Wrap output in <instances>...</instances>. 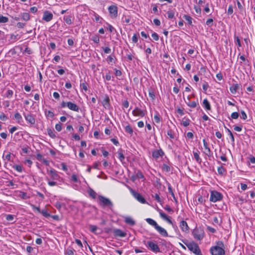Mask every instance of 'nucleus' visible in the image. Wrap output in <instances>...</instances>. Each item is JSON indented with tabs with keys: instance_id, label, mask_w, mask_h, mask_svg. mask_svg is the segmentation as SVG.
I'll list each match as a JSON object with an SVG mask.
<instances>
[{
	"instance_id": "9b49d317",
	"label": "nucleus",
	"mask_w": 255,
	"mask_h": 255,
	"mask_svg": "<svg viewBox=\"0 0 255 255\" xmlns=\"http://www.w3.org/2000/svg\"><path fill=\"white\" fill-rule=\"evenodd\" d=\"M53 17V15L52 13L48 11H45L43 13L42 19L45 21L48 22L52 19Z\"/></svg>"
},
{
	"instance_id": "7ed1b4c3",
	"label": "nucleus",
	"mask_w": 255,
	"mask_h": 255,
	"mask_svg": "<svg viewBox=\"0 0 255 255\" xmlns=\"http://www.w3.org/2000/svg\"><path fill=\"white\" fill-rule=\"evenodd\" d=\"M98 198L101 202V205L103 207H108L111 209L113 208V204L109 198H107L102 195H99Z\"/></svg>"
},
{
	"instance_id": "bb28decb",
	"label": "nucleus",
	"mask_w": 255,
	"mask_h": 255,
	"mask_svg": "<svg viewBox=\"0 0 255 255\" xmlns=\"http://www.w3.org/2000/svg\"><path fill=\"white\" fill-rule=\"evenodd\" d=\"M14 117L15 119L17 121V122L18 123L20 124L21 121H22V117L19 113H18V112L14 114Z\"/></svg>"
},
{
	"instance_id": "4d7b16f0",
	"label": "nucleus",
	"mask_w": 255,
	"mask_h": 255,
	"mask_svg": "<svg viewBox=\"0 0 255 255\" xmlns=\"http://www.w3.org/2000/svg\"><path fill=\"white\" fill-rule=\"evenodd\" d=\"M247 165L249 166L253 167L255 164V160H250L248 161L247 163Z\"/></svg>"
},
{
	"instance_id": "f03ea898",
	"label": "nucleus",
	"mask_w": 255,
	"mask_h": 255,
	"mask_svg": "<svg viewBox=\"0 0 255 255\" xmlns=\"http://www.w3.org/2000/svg\"><path fill=\"white\" fill-rule=\"evenodd\" d=\"M183 243L188 249L196 255H202L198 245L195 243L193 242H189L187 241H183Z\"/></svg>"
},
{
	"instance_id": "6ab92c4d",
	"label": "nucleus",
	"mask_w": 255,
	"mask_h": 255,
	"mask_svg": "<svg viewBox=\"0 0 255 255\" xmlns=\"http://www.w3.org/2000/svg\"><path fill=\"white\" fill-rule=\"evenodd\" d=\"M114 234L115 236L120 237H125L126 235V234L123 232L122 230L120 229H116L114 231Z\"/></svg>"
},
{
	"instance_id": "e2e57ef3",
	"label": "nucleus",
	"mask_w": 255,
	"mask_h": 255,
	"mask_svg": "<svg viewBox=\"0 0 255 255\" xmlns=\"http://www.w3.org/2000/svg\"><path fill=\"white\" fill-rule=\"evenodd\" d=\"M48 184L50 186H54L57 185V183L55 181L48 180Z\"/></svg>"
},
{
	"instance_id": "c03bdc74",
	"label": "nucleus",
	"mask_w": 255,
	"mask_h": 255,
	"mask_svg": "<svg viewBox=\"0 0 255 255\" xmlns=\"http://www.w3.org/2000/svg\"><path fill=\"white\" fill-rule=\"evenodd\" d=\"M239 114L238 112H234L231 115V117L233 119H237L239 118Z\"/></svg>"
},
{
	"instance_id": "f3484780",
	"label": "nucleus",
	"mask_w": 255,
	"mask_h": 255,
	"mask_svg": "<svg viewBox=\"0 0 255 255\" xmlns=\"http://www.w3.org/2000/svg\"><path fill=\"white\" fill-rule=\"evenodd\" d=\"M159 215L160 217L163 220H165L168 224H172V222L170 220V217H168L166 214L163 213L162 211L159 212Z\"/></svg>"
},
{
	"instance_id": "bf43d9fd",
	"label": "nucleus",
	"mask_w": 255,
	"mask_h": 255,
	"mask_svg": "<svg viewBox=\"0 0 255 255\" xmlns=\"http://www.w3.org/2000/svg\"><path fill=\"white\" fill-rule=\"evenodd\" d=\"M213 20L212 18H209L206 21V24L208 25H212L213 24Z\"/></svg>"
},
{
	"instance_id": "6e6d98bb",
	"label": "nucleus",
	"mask_w": 255,
	"mask_h": 255,
	"mask_svg": "<svg viewBox=\"0 0 255 255\" xmlns=\"http://www.w3.org/2000/svg\"><path fill=\"white\" fill-rule=\"evenodd\" d=\"M25 25V23L22 22H18L16 24V26L19 28H23Z\"/></svg>"
},
{
	"instance_id": "a211bd4d",
	"label": "nucleus",
	"mask_w": 255,
	"mask_h": 255,
	"mask_svg": "<svg viewBox=\"0 0 255 255\" xmlns=\"http://www.w3.org/2000/svg\"><path fill=\"white\" fill-rule=\"evenodd\" d=\"M89 229L91 232L96 235L100 234L102 232L101 230L98 229L97 226L93 225L89 226Z\"/></svg>"
},
{
	"instance_id": "6e6552de",
	"label": "nucleus",
	"mask_w": 255,
	"mask_h": 255,
	"mask_svg": "<svg viewBox=\"0 0 255 255\" xmlns=\"http://www.w3.org/2000/svg\"><path fill=\"white\" fill-rule=\"evenodd\" d=\"M130 192L133 196L140 203L145 204L146 202L145 199L139 193L134 191L132 189L130 190Z\"/></svg>"
},
{
	"instance_id": "680f3d73",
	"label": "nucleus",
	"mask_w": 255,
	"mask_h": 255,
	"mask_svg": "<svg viewBox=\"0 0 255 255\" xmlns=\"http://www.w3.org/2000/svg\"><path fill=\"white\" fill-rule=\"evenodd\" d=\"M208 84L207 82H205V83H204L202 85V88H203V90L205 92L207 91V90L208 89Z\"/></svg>"
},
{
	"instance_id": "4be33fe9",
	"label": "nucleus",
	"mask_w": 255,
	"mask_h": 255,
	"mask_svg": "<svg viewBox=\"0 0 255 255\" xmlns=\"http://www.w3.org/2000/svg\"><path fill=\"white\" fill-rule=\"evenodd\" d=\"M240 85L238 84H236L230 88V91L232 94H235L237 91L239 89Z\"/></svg>"
},
{
	"instance_id": "aec40b11",
	"label": "nucleus",
	"mask_w": 255,
	"mask_h": 255,
	"mask_svg": "<svg viewBox=\"0 0 255 255\" xmlns=\"http://www.w3.org/2000/svg\"><path fill=\"white\" fill-rule=\"evenodd\" d=\"M125 222L130 226H133L135 224V221L130 217L128 216L125 217Z\"/></svg>"
},
{
	"instance_id": "13d9d810",
	"label": "nucleus",
	"mask_w": 255,
	"mask_h": 255,
	"mask_svg": "<svg viewBox=\"0 0 255 255\" xmlns=\"http://www.w3.org/2000/svg\"><path fill=\"white\" fill-rule=\"evenodd\" d=\"M14 219V216L12 215H7L6 216V219L7 221H12Z\"/></svg>"
},
{
	"instance_id": "f257e3e1",
	"label": "nucleus",
	"mask_w": 255,
	"mask_h": 255,
	"mask_svg": "<svg viewBox=\"0 0 255 255\" xmlns=\"http://www.w3.org/2000/svg\"><path fill=\"white\" fill-rule=\"evenodd\" d=\"M223 247V243L222 242H219L217 243V246L212 247L210 249V252L212 255H225Z\"/></svg>"
},
{
	"instance_id": "5fc2aeb1",
	"label": "nucleus",
	"mask_w": 255,
	"mask_h": 255,
	"mask_svg": "<svg viewBox=\"0 0 255 255\" xmlns=\"http://www.w3.org/2000/svg\"><path fill=\"white\" fill-rule=\"evenodd\" d=\"M227 13L229 15L232 14L233 13V8L232 5H230L229 6Z\"/></svg>"
},
{
	"instance_id": "4c0bfd02",
	"label": "nucleus",
	"mask_w": 255,
	"mask_h": 255,
	"mask_svg": "<svg viewBox=\"0 0 255 255\" xmlns=\"http://www.w3.org/2000/svg\"><path fill=\"white\" fill-rule=\"evenodd\" d=\"M190 123V120L189 119H186L185 121H183L182 122V125L184 127H187L189 125Z\"/></svg>"
},
{
	"instance_id": "58836bf2",
	"label": "nucleus",
	"mask_w": 255,
	"mask_h": 255,
	"mask_svg": "<svg viewBox=\"0 0 255 255\" xmlns=\"http://www.w3.org/2000/svg\"><path fill=\"white\" fill-rule=\"evenodd\" d=\"M167 17L168 18L171 19L174 17V12L173 10H169L167 12Z\"/></svg>"
},
{
	"instance_id": "3c124183",
	"label": "nucleus",
	"mask_w": 255,
	"mask_h": 255,
	"mask_svg": "<svg viewBox=\"0 0 255 255\" xmlns=\"http://www.w3.org/2000/svg\"><path fill=\"white\" fill-rule=\"evenodd\" d=\"M241 113L242 115L241 118L244 120H246L247 119V115L246 113L244 111H241Z\"/></svg>"
},
{
	"instance_id": "20e7f679",
	"label": "nucleus",
	"mask_w": 255,
	"mask_h": 255,
	"mask_svg": "<svg viewBox=\"0 0 255 255\" xmlns=\"http://www.w3.org/2000/svg\"><path fill=\"white\" fill-rule=\"evenodd\" d=\"M192 234L194 239L196 240H201L204 236V230L201 228H196L192 232Z\"/></svg>"
},
{
	"instance_id": "09e8293b",
	"label": "nucleus",
	"mask_w": 255,
	"mask_h": 255,
	"mask_svg": "<svg viewBox=\"0 0 255 255\" xmlns=\"http://www.w3.org/2000/svg\"><path fill=\"white\" fill-rule=\"evenodd\" d=\"M151 36L153 38V39L155 40V41H157L159 39V36H158V35L155 33V32H153L152 34H151Z\"/></svg>"
},
{
	"instance_id": "412c9836",
	"label": "nucleus",
	"mask_w": 255,
	"mask_h": 255,
	"mask_svg": "<svg viewBox=\"0 0 255 255\" xmlns=\"http://www.w3.org/2000/svg\"><path fill=\"white\" fill-rule=\"evenodd\" d=\"M145 221H146V222L149 224L150 225L154 227V228L155 229L156 228V227L158 225L157 223L155 221H154V220H153L152 219H151V218H146L145 219Z\"/></svg>"
},
{
	"instance_id": "4468645a",
	"label": "nucleus",
	"mask_w": 255,
	"mask_h": 255,
	"mask_svg": "<svg viewBox=\"0 0 255 255\" xmlns=\"http://www.w3.org/2000/svg\"><path fill=\"white\" fill-rule=\"evenodd\" d=\"M164 152L161 149L155 150L152 153V156L155 158H162Z\"/></svg>"
},
{
	"instance_id": "052dcab7",
	"label": "nucleus",
	"mask_w": 255,
	"mask_h": 255,
	"mask_svg": "<svg viewBox=\"0 0 255 255\" xmlns=\"http://www.w3.org/2000/svg\"><path fill=\"white\" fill-rule=\"evenodd\" d=\"M153 22L156 26H159L160 25V21L157 18H154L153 19Z\"/></svg>"
},
{
	"instance_id": "0e129e2a",
	"label": "nucleus",
	"mask_w": 255,
	"mask_h": 255,
	"mask_svg": "<svg viewBox=\"0 0 255 255\" xmlns=\"http://www.w3.org/2000/svg\"><path fill=\"white\" fill-rule=\"evenodd\" d=\"M103 50L105 53L107 54L110 53L111 51V49L108 47L103 48Z\"/></svg>"
},
{
	"instance_id": "423d86ee",
	"label": "nucleus",
	"mask_w": 255,
	"mask_h": 255,
	"mask_svg": "<svg viewBox=\"0 0 255 255\" xmlns=\"http://www.w3.org/2000/svg\"><path fill=\"white\" fill-rule=\"evenodd\" d=\"M146 246L154 253H157L160 252V248L158 245L152 241H147Z\"/></svg>"
},
{
	"instance_id": "69168bd1",
	"label": "nucleus",
	"mask_w": 255,
	"mask_h": 255,
	"mask_svg": "<svg viewBox=\"0 0 255 255\" xmlns=\"http://www.w3.org/2000/svg\"><path fill=\"white\" fill-rule=\"evenodd\" d=\"M136 176L138 178L142 179L144 178L143 175H142V173L140 172H138L136 174Z\"/></svg>"
},
{
	"instance_id": "cd10ccee",
	"label": "nucleus",
	"mask_w": 255,
	"mask_h": 255,
	"mask_svg": "<svg viewBox=\"0 0 255 255\" xmlns=\"http://www.w3.org/2000/svg\"><path fill=\"white\" fill-rule=\"evenodd\" d=\"M125 131L130 135L132 134L133 133V129L129 125H128L125 127Z\"/></svg>"
},
{
	"instance_id": "f704fd0d",
	"label": "nucleus",
	"mask_w": 255,
	"mask_h": 255,
	"mask_svg": "<svg viewBox=\"0 0 255 255\" xmlns=\"http://www.w3.org/2000/svg\"><path fill=\"white\" fill-rule=\"evenodd\" d=\"M152 197L158 203H161L162 200L159 197V195L157 194H155L154 195H152Z\"/></svg>"
},
{
	"instance_id": "393cba45",
	"label": "nucleus",
	"mask_w": 255,
	"mask_h": 255,
	"mask_svg": "<svg viewBox=\"0 0 255 255\" xmlns=\"http://www.w3.org/2000/svg\"><path fill=\"white\" fill-rule=\"evenodd\" d=\"M21 18L25 21H28L30 19L29 14L27 12H23L21 14Z\"/></svg>"
},
{
	"instance_id": "864d4df0",
	"label": "nucleus",
	"mask_w": 255,
	"mask_h": 255,
	"mask_svg": "<svg viewBox=\"0 0 255 255\" xmlns=\"http://www.w3.org/2000/svg\"><path fill=\"white\" fill-rule=\"evenodd\" d=\"M80 87L82 89H83L84 91H87L88 90L87 84L86 83H83L80 84Z\"/></svg>"
},
{
	"instance_id": "7c9ffc66",
	"label": "nucleus",
	"mask_w": 255,
	"mask_h": 255,
	"mask_svg": "<svg viewBox=\"0 0 255 255\" xmlns=\"http://www.w3.org/2000/svg\"><path fill=\"white\" fill-rule=\"evenodd\" d=\"M186 104L190 107L194 108L197 106V103L195 101L186 102Z\"/></svg>"
},
{
	"instance_id": "5701e85b",
	"label": "nucleus",
	"mask_w": 255,
	"mask_h": 255,
	"mask_svg": "<svg viewBox=\"0 0 255 255\" xmlns=\"http://www.w3.org/2000/svg\"><path fill=\"white\" fill-rule=\"evenodd\" d=\"M88 193L89 195L93 199H95L96 198L97 193L92 188H89L88 191Z\"/></svg>"
},
{
	"instance_id": "2eb2a0df",
	"label": "nucleus",
	"mask_w": 255,
	"mask_h": 255,
	"mask_svg": "<svg viewBox=\"0 0 255 255\" xmlns=\"http://www.w3.org/2000/svg\"><path fill=\"white\" fill-rule=\"evenodd\" d=\"M67 107L70 110L75 112H78L79 110V107L76 104L71 102H67Z\"/></svg>"
},
{
	"instance_id": "473e14b6",
	"label": "nucleus",
	"mask_w": 255,
	"mask_h": 255,
	"mask_svg": "<svg viewBox=\"0 0 255 255\" xmlns=\"http://www.w3.org/2000/svg\"><path fill=\"white\" fill-rule=\"evenodd\" d=\"M183 17L188 21L189 24L191 25L192 23V18L188 15H184Z\"/></svg>"
},
{
	"instance_id": "39448f33",
	"label": "nucleus",
	"mask_w": 255,
	"mask_h": 255,
	"mask_svg": "<svg viewBox=\"0 0 255 255\" xmlns=\"http://www.w3.org/2000/svg\"><path fill=\"white\" fill-rule=\"evenodd\" d=\"M223 198L222 195L219 192L216 191H212L210 197V200L213 202H216L222 200Z\"/></svg>"
},
{
	"instance_id": "72a5a7b5",
	"label": "nucleus",
	"mask_w": 255,
	"mask_h": 255,
	"mask_svg": "<svg viewBox=\"0 0 255 255\" xmlns=\"http://www.w3.org/2000/svg\"><path fill=\"white\" fill-rule=\"evenodd\" d=\"M18 196L19 197H21L22 199H26L29 198L27 194L24 192H20Z\"/></svg>"
},
{
	"instance_id": "49530a36",
	"label": "nucleus",
	"mask_w": 255,
	"mask_h": 255,
	"mask_svg": "<svg viewBox=\"0 0 255 255\" xmlns=\"http://www.w3.org/2000/svg\"><path fill=\"white\" fill-rule=\"evenodd\" d=\"M227 131H228V133H229V135H230V137L231 138V140H232V142L234 143V141H235V138H234V135H233L232 132L228 128L227 129Z\"/></svg>"
},
{
	"instance_id": "f8f14e48",
	"label": "nucleus",
	"mask_w": 255,
	"mask_h": 255,
	"mask_svg": "<svg viewBox=\"0 0 255 255\" xmlns=\"http://www.w3.org/2000/svg\"><path fill=\"white\" fill-rule=\"evenodd\" d=\"M179 227L181 230L184 232H188L189 231V228L188 226L187 222L184 220L180 221L179 223Z\"/></svg>"
},
{
	"instance_id": "de8ad7c7",
	"label": "nucleus",
	"mask_w": 255,
	"mask_h": 255,
	"mask_svg": "<svg viewBox=\"0 0 255 255\" xmlns=\"http://www.w3.org/2000/svg\"><path fill=\"white\" fill-rule=\"evenodd\" d=\"M55 129L58 131H60L62 130V125H61V124L60 123H59L58 124H57L55 125Z\"/></svg>"
},
{
	"instance_id": "c85d7f7f",
	"label": "nucleus",
	"mask_w": 255,
	"mask_h": 255,
	"mask_svg": "<svg viewBox=\"0 0 255 255\" xmlns=\"http://www.w3.org/2000/svg\"><path fill=\"white\" fill-rule=\"evenodd\" d=\"M12 167L18 172H21L22 171V167L20 165L15 164L13 165Z\"/></svg>"
},
{
	"instance_id": "c756f323",
	"label": "nucleus",
	"mask_w": 255,
	"mask_h": 255,
	"mask_svg": "<svg viewBox=\"0 0 255 255\" xmlns=\"http://www.w3.org/2000/svg\"><path fill=\"white\" fill-rule=\"evenodd\" d=\"M47 133L48 135L52 138H55L56 137L55 134L54 133V131L53 129L48 128Z\"/></svg>"
},
{
	"instance_id": "8fccbe9b",
	"label": "nucleus",
	"mask_w": 255,
	"mask_h": 255,
	"mask_svg": "<svg viewBox=\"0 0 255 255\" xmlns=\"http://www.w3.org/2000/svg\"><path fill=\"white\" fill-rule=\"evenodd\" d=\"M149 96L152 100H154L155 98L154 92L152 90H149Z\"/></svg>"
},
{
	"instance_id": "603ef678",
	"label": "nucleus",
	"mask_w": 255,
	"mask_h": 255,
	"mask_svg": "<svg viewBox=\"0 0 255 255\" xmlns=\"http://www.w3.org/2000/svg\"><path fill=\"white\" fill-rule=\"evenodd\" d=\"M138 41V37L136 34L134 33L132 37V41L133 43H136Z\"/></svg>"
},
{
	"instance_id": "ddd939ff",
	"label": "nucleus",
	"mask_w": 255,
	"mask_h": 255,
	"mask_svg": "<svg viewBox=\"0 0 255 255\" xmlns=\"http://www.w3.org/2000/svg\"><path fill=\"white\" fill-rule=\"evenodd\" d=\"M155 229L159 233L161 236L163 237L168 236V233L166 230L160 226L158 225Z\"/></svg>"
},
{
	"instance_id": "9d476101",
	"label": "nucleus",
	"mask_w": 255,
	"mask_h": 255,
	"mask_svg": "<svg viewBox=\"0 0 255 255\" xmlns=\"http://www.w3.org/2000/svg\"><path fill=\"white\" fill-rule=\"evenodd\" d=\"M23 116L25 120L31 125H33L35 123V119L33 115L31 114H23Z\"/></svg>"
},
{
	"instance_id": "a18cd8bd",
	"label": "nucleus",
	"mask_w": 255,
	"mask_h": 255,
	"mask_svg": "<svg viewBox=\"0 0 255 255\" xmlns=\"http://www.w3.org/2000/svg\"><path fill=\"white\" fill-rule=\"evenodd\" d=\"M218 172L219 174L223 175L225 172V169L223 166H220L218 168Z\"/></svg>"
},
{
	"instance_id": "a19ab883",
	"label": "nucleus",
	"mask_w": 255,
	"mask_h": 255,
	"mask_svg": "<svg viewBox=\"0 0 255 255\" xmlns=\"http://www.w3.org/2000/svg\"><path fill=\"white\" fill-rule=\"evenodd\" d=\"M168 190L169 193L171 195L172 197L174 199H175V197L174 194L173 192V190H172L171 185L170 184H169L168 186Z\"/></svg>"
},
{
	"instance_id": "2f4dec72",
	"label": "nucleus",
	"mask_w": 255,
	"mask_h": 255,
	"mask_svg": "<svg viewBox=\"0 0 255 255\" xmlns=\"http://www.w3.org/2000/svg\"><path fill=\"white\" fill-rule=\"evenodd\" d=\"M8 18L7 17L0 15V23H6L8 22Z\"/></svg>"
},
{
	"instance_id": "1a4fd4ad",
	"label": "nucleus",
	"mask_w": 255,
	"mask_h": 255,
	"mask_svg": "<svg viewBox=\"0 0 255 255\" xmlns=\"http://www.w3.org/2000/svg\"><path fill=\"white\" fill-rule=\"evenodd\" d=\"M48 173L52 180H59L60 178L57 171L53 169H51L50 170H48Z\"/></svg>"
},
{
	"instance_id": "e433bc0d",
	"label": "nucleus",
	"mask_w": 255,
	"mask_h": 255,
	"mask_svg": "<svg viewBox=\"0 0 255 255\" xmlns=\"http://www.w3.org/2000/svg\"><path fill=\"white\" fill-rule=\"evenodd\" d=\"M167 135L169 136V137L171 139L174 138V132L171 129H169L167 131Z\"/></svg>"
},
{
	"instance_id": "dca6fc26",
	"label": "nucleus",
	"mask_w": 255,
	"mask_h": 255,
	"mask_svg": "<svg viewBox=\"0 0 255 255\" xmlns=\"http://www.w3.org/2000/svg\"><path fill=\"white\" fill-rule=\"evenodd\" d=\"M132 113L135 116H139L141 117H144L145 115L144 112L138 108H135V109L132 111Z\"/></svg>"
},
{
	"instance_id": "79ce46f5",
	"label": "nucleus",
	"mask_w": 255,
	"mask_h": 255,
	"mask_svg": "<svg viewBox=\"0 0 255 255\" xmlns=\"http://www.w3.org/2000/svg\"><path fill=\"white\" fill-rule=\"evenodd\" d=\"M118 154V157L119 158H123L124 159L125 157L123 153V151L122 149H119L117 152Z\"/></svg>"
},
{
	"instance_id": "a878e982",
	"label": "nucleus",
	"mask_w": 255,
	"mask_h": 255,
	"mask_svg": "<svg viewBox=\"0 0 255 255\" xmlns=\"http://www.w3.org/2000/svg\"><path fill=\"white\" fill-rule=\"evenodd\" d=\"M64 20L65 21V22L68 24H71L72 23V21L71 19V16H64L63 17Z\"/></svg>"
},
{
	"instance_id": "37998d69",
	"label": "nucleus",
	"mask_w": 255,
	"mask_h": 255,
	"mask_svg": "<svg viewBox=\"0 0 255 255\" xmlns=\"http://www.w3.org/2000/svg\"><path fill=\"white\" fill-rule=\"evenodd\" d=\"M6 97L8 98H10L13 95V91L11 90H8L7 91L6 94Z\"/></svg>"
},
{
	"instance_id": "c9c22d12",
	"label": "nucleus",
	"mask_w": 255,
	"mask_h": 255,
	"mask_svg": "<svg viewBox=\"0 0 255 255\" xmlns=\"http://www.w3.org/2000/svg\"><path fill=\"white\" fill-rule=\"evenodd\" d=\"M91 39L92 41H93L95 43H99V41H100L99 37V36L98 35L93 36L91 38Z\"/></svg>"
},
{
	"instance_id": "774afa93",
	"label": "nucleus",
	"mask_w": 255,
	"mask_h": 255,
	"mask_svg": "<svg viewBox=\"0 0 255 255\" xmlns=\"http://www.w3.org/2000/svg\"><path fill=\"white\" fill-rule=\"evenodd\" d=\"M74 251L73 250L68 249L67 250L66 253L68 255H74Z\"/></svg>"
},
{
	"instance_id": "ea45409f",
	"label": "nucleus",
	"mask_w": 255,
	"mask_h": 255,
	"mask_svg": "<svg viewBox=\"0 0 255 255\" xmlns=\"http://www.w3.org/2000/svg\"><path fill=\"white\" fill-rule=\"evenodd\" d=\"M162 170L166 172H169L170 171V167L167 164H164L162 166Z\"/></svg>"
},
{
	"instance_id": "338daca9",
	"label": "nucleus",
	"mask_w": 255,
	"mask_h": 255,
	"mask_svg": "<svg viewBox=\"0 0 255 255\" xmlns=\"http://www.w3.org/2000/svg\"><path fill=\"white\" fill-rule=\"evenodd\" d=\"M154 119L156 123H158L160 122V118L158 115H155L154 116Z\"/></svg>"
},
{
	"instance_id": "0eeeda50",
	"label": "nucleus",
	"mask_w": 255,
	"mask_h": 255,
	"mask_svg": "<svg viewBox=\"0 0 255 255\" xmlns=\"http://www.w3.org/2000/svg\"><path fill=\"white\" fill-rule=\"evenodd\" d=\"M110 17L112 18L118 16V7L116 5H111L108 7Z\"/></svg>"
},
{
	"instance_id": "b1692460",
	"label": "nucleus",
	"mask_w": 255,
	"mask_h": 255,
	"mask_svg": "<svg viewBox=\"0 0 255 255\" xmlns=\"http://www.w3.org/2000/svg\"><path fill=\"white\" fill-rule=\"evenodd\" d=\"M203 105L204 107L205 108V109H206L207 110H211L210 104L207 99H205L203 100Z\"/></svg>"
}]
</instances>
